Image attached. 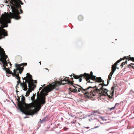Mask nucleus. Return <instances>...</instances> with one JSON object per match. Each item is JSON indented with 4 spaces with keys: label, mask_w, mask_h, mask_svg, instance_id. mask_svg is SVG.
I'll return each instance as SVG.
<instances>
[{
    "label": "nucleus",
    "mask_w": 134,
    "mask_h": 134,
    "mask_svg": "<svg viewBox=\"0 0 134 134\" xmlns=\"http://www.w3.org/2000/svg\"><path fill=\"white\" fill-rule=\"evenodd\" d=\"M27 77L26 78V77H24V78L23 77V80H25V82L27 83L26 81V80L27 79L30 77L29 75L31 76V75H30L29 73H27ZM31 78L32 79V77H31Z\"/></svg>",
    "instance_id": "14"
},
{
    "label": "nucleus",
    "mask_w": 134,
    "mask_h": 134,
    "mask_svg": "<svg viewBox=\"0 0 134 134\" xmlns=\"http://www.w3.org/2000/svg\"><path fill=\"white\" fill-rule=\"evenodd\" d=\"M6 70L7 73L9 74H12V75L13 76L16 77V78L18 80V82L19 83L21 82L20 80V77H19V76L18 75H16L15 73H12V71L9 69H8L7 70Z\"/></svg>",
    "instance_id": "11"
},
{
    "label": "nucleus",
    "mask_w": 134,
    "mask_h": 134,
    "mask_svg": "<svg viewBox=\"0 0 134 134\" xmlns=\"http://www.w3.org/2000/svg\"><path fill=\"white\" fill-rule=\"evenodd\" d=\"M117 104H118L117 103H116L115 105V106L114 107H112L110 109V110H114L115 109V107L116 105Z\"/></svg>",
    "instance_id": "21"
},
{
    "label": "nucleus",
    "mask_w": 134,
    "mask_h": 134,
    "mask_svg": "<svg viewBox=\"0 0 134 134\" xmlns=\"http://www.w3.org/2000/svg\"><path fill=\"white\" fill-rule=\"evenodd\" d=\"M116 67H115L114 66H112V71H111V74H113L114 72L116 70Z\"/></svg>",
    "instance_id": "15"
},
{
    "label": "nucleus",
    "mask_w": 134,
    "mask_h": 134,
    "mask_svg": "<svg viewBox=\"0 0 134 134\" xmlns=\"http://www.w3.org/2000/svg\"><path fill=\"white\" fill-rule=\"evenodd\" d=\"M76 121V120H74L73 121H72L71 122V123L72 124H75Z\"/></svg>",
    "instance_id": "26"
},
{
    "label": "nucleus",
    "mask_w": 134,
    "mask_h": 134,
    "mask_svg": "<svg viewBox=\"0 0 134 134\" xmlns=\"http://www.w3.org/2000/svg\"><path fill=\"white\" fill-rule=\"evenodd\" d=\"M78 19L79 20L81 21L83 19V17L81 15H80L78 16Z\"/></svg>",
    "instance_id": "18"
},
{
    "label": "nucleus",
    "mask_w": 134,
    "mask_h": 134,
    "mask_svg": "<svg viewBox=\"0 0 134 134\" xmlns=\"http://www.w3.org/2000/svg\"><path fill=\"white\" fill-rule=\"evenodd\" d=\"M85 128H86L87 129H89L90 128V127H85Z\"/></svg>",
    "instance_id": "30"
},
{
    "label": "nucleus",
    "mask_w": 134,
    "mask_h": 134,
    "mask_svg": "<svg viewBox=\"0 0 134 134\" xmlns=\"http://www.w3.org/2000/svg\"><path fill=\"white\" fill-rule=\"evenodd\" d=\"M129 60H131L134 62V58L133 57H130Z\"/></svg>",
    "instance_id": "23"
},
{
    "label": "nucleus",
    "mask_w": 134,
    "mask_h": 134,
    "mask_svg": "<svg viewBox=\"0 0 134 134\" xmlns=\"http://www.w3.org/2000/svg\"><path fill=\"white\" fill-rule=\"evenodd\" d=\"M6 20V18H3V16L0 18V39L7 36V32L3 29V28L8 26L7 24L5 25Z\"/></svg>",
    "instance_id": "6"
},
{
    "label": "nucleus",
    "mask_w": 134,
    "mask_h": 134,
    "mask_svg": "<svg viewBox=\"0 0 134 134\" xmlns=\"http://www.w3.org/2000/svg\"><path fill=\"white\" fill-rule=\"evenodd\" d=\"M73 74V75H74V78L75 79H78L80 77H83L85 78V76L84 75V74H81V75H79V76H77V75H74Z\"/></svg>",
    "instance_id": "13"
},
{
    "label": "nucleus",
    "mask_w": 134,
    "mask_h": 134,
    "mask_svg": "<svg viewBox=\"0 0 134 134\" xmlns=\"http://www.w3.org/2000/svg\"><path fill=\"white\" fill-rule=\"evenodd\" d=\"M7 76H8V77H9V76H10V75H9V76H8V75H7Z\"/></svg>",
    "instance_id": "35"
},
{
    "label": "nucleus",
    "mask_w": 134,
    "mask_h": 134,
    "mask_svg": "<svg viewBox=\"0 0 134 134\" xmlns=\"http://www.w3.org/2000/svg\"><path fill=\"white\" fill-rule=\"evenodd\" d=\"M11 3L12 5L11 6V7L12 13L10 12L9 14L3 16V18H6V22L5 25L10 23L11 19L13 18L18 20L21 17L19 15L20 13L19 12V9L20 10L21 13H23L20 4L23 5V3L20 0H12Z\"/></svg>",
    "instance_id": "3"
},
{
    "label": "nucleus",
    "mask_w": 134,
    "mask_h": 134,
    "mask_svg": "<svg viewBox=\"0 0 134 134\" xmlns=\"http://www.w3.org/2000/svg\"><path fill=\"white\" fill-rule=\"evenodd\" d=\"M85 77L87 81V82H90L91 83H95L96 82L94 81L95 80H96V76H95L93 75V72H91L90 74H86L85 73L84 74Z\"/></svg>",
    "instance_id": "10"
},
{
    "label": "nucleus",
    "mask_w": 134,
    "mask_h": 134,
    "mask_svg": "<svg viewBox=\"0 0 134 134\" xmlns=\"http://www.w3.org/2000/svg\"><path fill=\"white\" fill-rule=\"evenodd\" d=\"M7 58V56L5 55L3 49L0 46V61L2 62L3 64V66L2 69L4 70H5L7 72L6 70H7L8 69L9 70V68L7 69L5 66H8V65H9L10 66L12 65L10 62H8V63L6 61V60Z\"/></svg>",
    "instance_id": "5"
},
{
    "label": "nucleus",
    "mask_w": 134,
    "mask_h": 134,
    "mask_svg": "<svg viewBox=\"0 0 134 134\" xmlns=\"http://www.w3.org/2000/svg\"><path fill=\"white\" fill-rule=\"evenodd\" d=\"M46 118H44L42 119V120H41L40 119V122L41 123H44L46 121Z\"/></svg>",
    "instance_id": "16"
},
{
    "label": "nucleus",
    "mask_w": 134,
    "mask_h": 134,
    "mask_svg": "<svg viewBox=\"0 0 134 134\" xmlns=\"http://www.w3.org/2000/svg\"><path fill=\"white\" fill-rule=\"evenodd\" d=\"M45 86V85H44L43 86H42V87H40V89H39V90H41V89H42V87H43V86Z\"/></svg>",
    "instance_id": "29"
},
{
    "label": "nucleus",
    "mask_w": 134,
    "mask_h": 134,
    "mask_svg": "<svg viewBox=\"0 0 134 134\" xmlns=\"http://www.w3.org/2000/svg\"><path fill=\"white\" fill-rule=\"evenodd\" d=\"M131 92H133V91H132V90H130V93H131Z\"/></svg>",
    "instance_id": "31"
},
{
    "label": "nucleus",
    "mask_w": 134,
    "mask_h": 134,
    "mask_svg": "<svg viewBox=\"0 0 134 134\" xmlns=\"http://www.w3.org/2000/svg\"><path fill=\"white\" fill-rule=\"evenodd\" d=\"M39 63L41 65V62H39Z\"/></svg>",
    "instance_id": "33"
},
{
    "label": "nucleus",
    "mask_w": 134,
    "mask_h": 134,
    "mask_svg": "<svg viewBox=\"0 0 134 134\" xmlns=\"http://www.w3.org/2000/svg\"><path fill=\"white\" fill-rule=\"evenodd\" d=\"M126 58V57H125L124 58V59H125V58Z\"/></svg>",
    "instance_id": "38"
},
{
    "label": "nucleus",
    "mask_w": 134,
    "mask_h": 134,
    "mask_svg": "<svg viewBox=\"0 0 134 134\" xmlns=\"http://www.w3.org/2000/svg\"><path fill=\"white\" fill-rule=\"evenodd\" d=\"M24 83H23L21 82L20 83V85L23 88H24V90L25 91H27L28 88H27V84L23 81Z\"/></svg>",
    "instance_id": "12"
},
{
    "label": "nucleus",
    "mask_w": 134,
    "mask_h": 134,
    "mask_svg": "<svg viewBox=\"0 0 134 134\" xmlns=\"http://www.w3.org/2000/svg\"><path fill=\"white\" fill-rule=\"evenodd\" d=\"M66 128V129H65L66 130L67 129H68L67 128Z\"/></svg>",
    "instance_id": "34"
},
{
    "label": "nucleus",
    "mask_w": 134,
    "mask_h": 134,
    "mask_svg": "<svg viewBox=\"0 0 134 134\" xmlns=\"http://www.w3.org/2000/svg\"><path fill=\"white\" fill-rule=\"evenodd\" d=\"M29 77L26 80L27 82L29 88H28V90L26 91V96H28L29 95L30 93L32 91H33L36 87V86L34 83H36V81H34L31 78V75H29Z\"/></svg>",
    "instance_id": "8"
},
{
    "label": "nucleus",
    "mask_w": 134,
    "mask_h": 134,
    "mask_svg": "<svg viewBox=\"0 0 134 134\" xmlns=\"http://www.w3.org/2000/svg\"><path fill=\"white\" fill-rule=\"evenodd\" d=\"M118 64L116 62L112 66H114L115 67H116V66Z\"/></svg>",
    "instance_id": "24"
},
{
    "label": "nucleus",
    "mask_w": 134,
    "mask_h": 134,
    "mask_svg": "<svg viewBox=\"0 0 134 134\" xmlns=\"http://www.w3.org/2000/svg\"><path fill=\"white\" fill-rule=\"evenodd\" d=\"M5 3H7V1H5Z\"/></svg>",
    "instance_id": "37"
},
{
    "label": "nucleus",
    "mask_w": 134,
    "mask_h": 134,
    "mask_svg": "<svg viewBox=\"0 0 134 134\" xmlns=\"http://www.w3.org/2000/svg\"><path fill=\"white\" fill-rule=\"evenodd\" d=\"M55 86V85H51L50 86H47L44 87L40 92L41 94H39V92L37 93L36 99H35L36 94H33L31 97L32 103L27 104L26 105V115H32L37 114V112L41 108V104H43L45 103V98L44 96L47 95L48 93L54 89Z\"/></svg>",
    "instance_id": "1"
},
{
    "label": "nucleus",
    "mask_w": 134,
    "mask_h": 134,
    "mask_svg": "<svg viewBox=\"0 0 134 134\" xmlns=\"http://www.w3.org/2000/svg\"><path fill=\"white\" fill-rule=\"evenodd\" d=\"M61 81H65L66 82L65 83H63L61 82V84H62L64 85L66 83H68L70 85L73 86L74 87V88L72 89L73 90L72 91V92L76 93L77 92H80L81 91L82 93L85 94L88 98H90V97H89V96H88L89 95V92H88L89 89H88V87L87 88H83L79 85H77V86H79L80 87V88H78L77 87L74 86L73 84V82L69 80V79L68 78L66 79L65 78L63 80L62 79Z\"/></svg>",
    "instance_id": "4"
},
{
    "label": "nucleus",
    "mask_w": 134,
    "mask_h": 134,
    "mask_svg": "<svg viewBox=\"0 0 134 134\" xmlns=\"http://www.w3.org/2000/svg\"><path fill=\"white\" fill-rule=\"evenodd\" d=\"M27 117H24V118L25 119Z\"/></svg>",
    "instance_id": "36"
},
{
    "label": "nucleus",
    "mask_w": 134,
    "mask_h": 134,
    "mask_svg": "<svg viewBox=\"0 0 134 134\" xmlns=\"http://www.w3.org/2000/svg\"><path fill=\"white\" fill-rule=\"evenodd\" d=\"M79 79V82H81L82 81V79L81 78H80V77Z\"/></svg>",
    "instance_id": "27"
},
{
    "label": "nucleus",
    "mask_w": 134,
    "mask_h": 134,
    "mask_svg": "<svg viewBox=\"0 0 134 134\" xmlns=\"http://www.w3.org/2000/svg\"><path fill=\"white\" fill-rule=\"evenodd\" d=\"M70 115V116H71V117H74L75 116V115H72V114Z\"/></svg>",
    "instance_id": "28"
},
{
    "label": "nucleus",
    "mask_w": 134,
    "mask_h": 134,
    "mask_svg": "<svg viewBox=\"0 0 134 134\" xmlns=\"http://www.w3.org/2000/svg\"><path fill=\"white\" fill-rule=\"evenodd\" d=\"M131 64H132V63H131Z\"/></svg>",
    "instance_id": "39"
},
{
    "label": "nucleus",
    "mask_w": 134,
    "mask_h": 134,
    "mask_svg": "<svg viewBox=\"0 0 134 134\" xmlns=\"http://www.w3.org/2000/svg\"><path fill=\"white\" fill-rule=\"evenodd\" d=\"M99 126H97L96 127H95V128H97V127H99Z\"/></svg>",
    "instance_id": "32"
},
{
    "label": "nucleus",
    "mask_w": 134,
    "mask_h": 134,
    "mask_svg": "<svg viewBox=\"0 0 134 134\" xmlns=\"http://www.w3.org/2000/svg\"><path fill=\"white\" fill-rule=\"evenodd\" d=\"M108 84L105 85L104 84V81L101 79L100 77H97L96 82H102V83H99V85L97 86L96 85L94 86H90L88 87V92L89 95H88L90 98H93L94 96H100L101 95H107L110 98H112L114 94V92L113 91L110 92L111 96L109 95L107 92L108 91L106 88L104 87V86H106L109 83L108 80Z\"/></svg>",
    "instance_id": "2"
},
{
    "label": "nucleus",
    "mask_w": 134,
    "mask_h": 134,
    "mask_svg": "<svg viewBox=\"0 0 134 134\" xmlns=\"http://www.w3.org/2000/svg\"><path fill=\"white\" fill-rule=\"evenodd\" d=\"M27 65L26 63H22L20 65H18L17 64H15V66L16 68V69L14 70V73L12 72V73H15L16 75L19 76L18 73L21 74L24 69V65L26 66Z\"/></svg>",
    "instance_id": "9"
},
{
    "label": "nucleus",
    "mask_w": 134,
    "mask_h": 134,
    "mask_svg": "<svg viewBox=\"0 0 134 134\" xmlns=\"http://www.w3.org/2000/svg\"><path fill=\"white\" fill-rule=\"evenodd\" d=\"M20 98L19 97H18L17 100L18 109L23 114L26 115V110L25 112L24 111V110L25 108H27V107H26L27 104L25 102V98L24 97L22 96L21 101H20Z\"/></svg>",
    "instance_id": "7"
},
{
    "label": "nucleus",
    "mask_w": 134,
    "mask_h": 134,
    "mask_svg": "<svg viewBox=\"0 0 134 134\" xmlns=\"http://www.w3.org/2000/svg\"><path fill=\"white\" fill-rule=\"evenodd\" d=\"M98 114L99 113V112L98 110L94 111L93 112V114L94 115H95L96 114Z\"/></svg>",
    "instance_id": "17"
},
{
    "label": "nucleus",
    "mask_w": 134,
    "mask_h": 134,
    "mask_svg": "<svg viewBox=\"0 0 134 134\" xmlns=\"http://www.w3.org/2000/svg\"><path fill=\"white\" fill-rule=\"evenodd\" d=\"M99 118L101 119L103 121L106 120L105 119V118L104 117L99 116Z\"/></svg>",
    "instance_id": "22"
},
{
    "label": "nucleus",
    "mask_w": 134,
    "mask_h": 134,
    "mask_svg": "<svg viewBox=\"0 0 134 134\" xmlns=\"http://www.w3.org/2000/svg\"><path fill=\"white\" fill-rule=\"evenodd\" d=\"M122 60V59L121 58L120 59H119V60H118L116 62L118 64L119 62H120Z\"/></svg>",
    "instance_id": "25"
},
{
    "label": "nucleus",
    "mask_w": 134,
    "mask_h": 134,
    "mask_svg": "<svg viewBox=\"0 0 134 134\" xmlns=\"http://www.w3.org/2000/svg\"><path fill=\"white\" fill-rule=\"evenodd\" d=\"M113 74H111V72L108 76V79H109V80H110L111 79V77Z\"/></svg>",
    "instance_id": "19"
},
{
    "label": "nucleus",
    "mask_w": 134,
    "mask_h": 134,
    "mask_svg": "<svg viewBox=\"0 0 134 134\" xmlns=\"http://www.w3.org/2000/svg\"><path fill=\"white\" fill-rule=\"evenodd\" d=\"M127 63V61H126L125 62H123L121 64V66H123L124 65H125V64H126Z\"/></svg>",
    "instance_id": "20"
}]
</instances>
